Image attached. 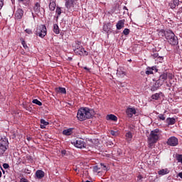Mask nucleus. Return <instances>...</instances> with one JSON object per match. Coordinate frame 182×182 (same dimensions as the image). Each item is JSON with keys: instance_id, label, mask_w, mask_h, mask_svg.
<instances>
[{"instance_id": "obj_1", "label": "nucleus", "mask_w": 182, "mask_h": 182, "mask_svg": "<svg viewBox=\"0 0 182 182\" xmlns=\"http://www.w3.org/2000/svg\"><path fill=\"white\" fill-rule=\"evenodd\" d=\"M93 109L88 107H81L78 109L77 113V119L80 120V122H83L87 119H90L93 116Z\"/></svg>"}, {"instance_id": "obj_2", "label": "nucleus", "mask_w": 182, "mask_h": 182, "mask_svg": "<svg viewBox=\"0 0 182 182\" xmlns=\"http://www.w3.org/2000/svg\"><path fill=\"white\" fill-rule=\"evenodd\" d=\"M160 138V129H156L151 132L148 138V144L150 149H152L155 143Z\"/></svg>"}, {"instance_id": "obj_3", "label": "nucleus", "mask_w": 182, "mask_h": 182, "mask_svg": "<svg viewBox=\"0 0 182 182\" xmlns=\"http://www.w3.org/2000/svg\"><path fill=\"white\" fill-rule=\"evenodd\" d=\"M166 39L170 45H172V46L178 45V38L176 36V34L171 31V30L166 31Z\"/></svg>"}, {"instance_id": "obj_4", "label": "nucleus", "mask_w": 182, "mask_h": 182, "mask_svg": "<svg viewBox=\"0 0 182 182\" xmlns=\"http://www.w3.org/2000/svg\"><path fill=\"white\" fill-rule=\"evenodd\" d=\"M9 147V142L6 137L1 138L0 139V156H2Z\"/></svg>"}, {"instance_id": "obj_5", "label": "nucleus", "mask_w": 182, "mask_h": 182, "mask_svg": "<svg viewBox=\"0 0 182 182\" xmlns=\"http://www.w3.org/2000/svg\"><path fill=\"white\" fill-rule=\"evenodd\" d=\"M47 30L46 26L45 25H40L37 27L36 35L39 36V38H45L46 36Z\"/></svg>"}, {"instance_id": "obj_6", "label": "nucleus", "mask_w": 182, "mask_h": 182, "mask_svg": "<svg viewBox=\"0 0 182 182\" xmlns=\"http://www.w3.org/2000/svg\"><path fill=\"white\" fill-rule=\"evenodd\" d=\"M71 144H73L75 146V147H77V149H85V147H86V144L85 143V140L82 139L73 140L71 141Z\"/></svg>"}, {"instance_id": "obj_7", "label": "nucleus", "mask_w": 182, "mask_h": 182, "mask_svg": "<svg viewBox=\"0 0 182 182\" xmlns=\"http://www.w3.org/2000/svg\"><path fill=\"white\" fill-rule=\"evenodd\" d=\"M65 8L70 11H73L75 8V5H76V2L77 0H65Z\"/></svg>"}, {"instance_id": "obj_8", "label": "nucleus", "mask_w": 182, "mask_h": 182, "mask_svg": "<svg viewBox=\"0 0 182 182\" xmlns=\"http://www.w3.org/2000/svg\"><path fill=\"white\" fill-rule=\"evenodd\" d=\"M81 42L79 41H75V44H74L73 46V48H75L74 49V52L75 53H76L77 55H82L83 53H82L81 51H79V49H81V48H83L81 45Z\"/></svg>"}, {"instance_id": "obj_9", "label": "nucleus", "mask_w": 182, "mask_h": 182, "mask_svg": "<svg viewBox=\"0 0 182 182\" xmlns=\"http://www.w3.org/2000/svg\"><path fill=\"white\" fill-rule=\"evenodd\" d=\"M167 144L172 146H177L178 144V139L176 136H171L168 139Z\"/></svg>"}, {"instance_id": "obj_10", "label": "nucleus", "mask_w": 182, "mask_h": 182, "mask_svg": "<svg viewBox=\"0 0 182 182\" xmlns=\"http://www.w3.org/2000/svg\"><path fill=\"white\" fill-rule=\"evenodd\" d=\"M161 86H163V82L156 80L155 83L153 85V86L151 87V90H152V92H155V90H157V89H159V87Z\"/></svg>"}, {"instance_id": "obj_11", "label": "nucleus", "mask_w": 182, "mask_h": 182, "mask_svg": "<svg viewBox=\"0 0 182 182\" xmlns=\"http://www.w3.org/2000/svg\"><path fill=\"white\" fill-rule=\"evenodd\" d=\"M136 109L134 108H127L126 110V114L128 117H133V114H136Z\"/></svg>"}, {"instance_id": "obj_12", "label": "nucleus", "mask_w": 182, "mask_h": 182, "mask_svg": "<svg viewBox=\"0 0 182 182\" xmlns=\"http://www.w3.org/2000/svg\"><path fill=\"white\" fill-rule=\"evenodd\" d=\"M15 16L16 19H22V17L23 16V10H22V9H18L16 11Z\"/></svg>"}, {"instance_id": "obj_13", "label": "nucleus", "mask_w": 182, "mask_h": 182, "mask_svg": "<svg viewBox=\"0 0 182 182\" xmlns=\"http://www.w3.org/2000/svg\"><path fill=\"white\" fill-rule=\"evenodd\" d=\"M124 22H125V20L124 19H122V20H119L116 26H117V29L118 31H120V29H122V28H124Z\"/></svg>"}, {"instance_id": "obj_14", "label": "nucleus", "mask_w": 182, "mask_h": 182, "mask_svg": "<svg viewBox=\"0 0 182 182\" xmlns=\"http://www.w3.org/2000/svg\"><path fill=\"white\" fill-rule=\"evenodd\" d=\"M36 177H37V178H43V177H45V172L42 170L36 171Z\"/></svg>"}, {"instance_id": "obj_15", "label": "nucleus", "mask_w": 182, "mask_h": 182, "mask_svg": "<svg viewBox=\"0 0 182 182\" xmlns=\"http://www.w3.org/2000/svg\"><path fill=\"white\" fill-rule=\"evenodd\" d=\"M35 14L38 15L39 12H41V4L39 2H37L35 4L34 8H33Z\"/></svg>"}, {"instance_id": "obj_16", "label": "nucleus", "mask_w": 182, "mask_h": 182, "mask_svg": "<svg viewBox=\"0 0 182 182\" xmlns=\"http://www.w3.org/2000/svg\"><path fill=\"white\" fill-rule=\"evenodd\" d=\"M166 122L167 123L168 126H171L176 124V119L173 117L172 118L168 117L166 119Z\"/></svg>"}, {"instance_id": "obj_17", "label": "nucleus", "mask_w": 182, "mask_h": 182, "mask_svg": "<svg viewBox=\"0 0 182 182\" xmlns=\"http://www.w3.org/2000/svg\"><path fill=\"white\" fill-rule=\"evenodd\" d=\"M165 80H167V73H164L161 75L158 80L159 82H162V85L163 83H164Z\"/></svg>"}, {"instance_id": "obj_18", "label": "nucleus", "mask_w": 182, "mask_h": 182, "mask_svg": "<svg viewBox=\"0 0 182 182\" xmlns=\"http://www.w3.org/2000/svg\"><path fill=\"white\" fill-rule=\"evenodd\" d=\"M168 173H170V171L168 168L161 169L158 171L159 176H166V174H168Z\"/></svg>"}, {"instance_id": "obj_19", "label": "nucleus", "mask_w": 182, "mask_h": 182, "mask_svg": "<svg viewBox=\"0 0 182 182\" xmlns=\"http://www.w3.org/2000/svg\"><path fill=\"white\" fill-rule=\"evenodd\" d=\"M73 129L72 128L65 129L63 131V134H64V136H70L72 133H73Z\"/></svg>"}, {"instance_id": "obj_20", "label": "nucleus", "mask_w": 182, "mask_h": 182, "mask_svg": "<svg viewBox=\"0 0 182 182\" xmlns=\"http://www.w3.org/2000/svg\"><path fill=\"white\" fill-rule=\"evenodd\" d=\"M107 120H112V122H117V117L114 114H108L106 117Z\"/></svg>"}, {"instance_id": "obj_21", "label": "nucleus", "mask_w": 182, "mask_h": 182, "mask_svg": "<svg viewBox=\"0 0 182 182\" xmlns=\"http://www.w3.org/2000/svg\"><path fill=\"white\" fill-rule=\"evenodd\" d=\"M49 125V123L45 119H41V129H46V126Z\"/></svg>"}, {"instance_id": "obj_22", "label": "nucleus", "mask_w": 182, "mask_h": 182, "mask_svg": "<svg viewBox=\"0 0 182 182\" xmlns=\"http://www.w3.org/2000/svg\"><path fill=\"white\" fill-rule=\"evenodd\" d=\"M53 32L56 35H59V33H60V31L59 30V26H58V24L53 25Z\"/></svg>"}, {"instance_id": "obj_23", "label": "nucleus", "mask_w": 182, "mask_h": 182, "mask_svg": "<svg viewBox=\"0 0 182 182\" xmlns=\"http://www.w3.org/2000/svg\"><path fill=\"white\" fill-rule=\"evenodd\" d=\"M78 50H79V52H82V54H78V55H80V56H87L88 53H87V51H86V50H85V48H84L83 47L81 48H79Z\"/></svg>"}, {"instance_id": "obj_24", "label": "nucleus", "mask_w": 182, "mask_h": 182, "mask_svg": "<svg viewBox=\"0 0 182 182\" xmlns=\"http://www.w3.org/2000/svg\"><path fill=\"white\" fill-rule=\"evenodd\" d=\"M56 9V3L55 1H50L49 4L50 11H54Z\"/></svg>"}, {"instance_id": "obj_25", "label": "nucleus", "mask_w": 182, "mask_h": 182, "mask_svg": "<svg viewBox=\"0 0 182 182\" xmlns=\"http://www.w3.org/2000/svg\"><path fill=\"white\" fill-rule=\"evenodd\" d=\"M125 136L128 141H130L132 139H133V134H132V132H127Z\"/></svg>"}, {"instance_id": "obj_26", "label": "nucleus", "mask_w": 182, "mask_h": 182, "mask_svg": "<svg viewBox=\"0 0 182 182\" xmlns=\"http://www.w3.org/2000/svg\"><path fill=\"white\" fill-rule=\"evenodd\" d=\"M55 13L57 14V19H58L59 16H60V14H62V9H60V7L57 6Z\"/></svg>"}, {"instance_id": "obj_27", "label": "nucleus", "mask_w": 182, "mask_h": 182, "mask_svg": "<svg viewBox=\"0 0 182 182\" xmlns=\"http://www.w3.org/2000/svg\"><path fill=\"white\" fill-rule=\"evenodd\" d=\"M151 97L154 100H159V99L160 98V93L154 94Z\"/></svg>"}, {"instance_id": "obj_28", "label": "nucleus", "mask_w": 182, "mask_h": 182, "mask_svg": "<svg viewBox=\"0 0 182 182\" xmlns=\"http://www.w3.org/2000/svg\"><path fill=\"white\" fill-rule=\"evenodd\" d=\"M166 35H167V31H165L164 30H161L159 32V36H165L166 37Z\"/></svg>"}, {"instance_id": "obj_29", "label": "nucleus", "mask_w": 182, "mask_h": 182, "mask_svg": "<svg viewBox=\"0 0 182 182\" xmlns=\"http://www.w3.org/2000/svg\"><path fill=\"white\" fill-rule=\"evenodd\" d=\"M20 41H21V45H23V48H24V49H28V45L25 42V40H23V38H21Z\"/></svg>"}, {"instance_id": "obj_30", "label": "nucleus", "mask_w": 182, "mask_h": 182, "mask_svg": "<svg viewBox=\"0 0 182 182\" xmlns=\"http://www.w3.org/2000/svg\"><path fill=\"white\" fill-rule=\"evenodd\" d=\"M58 92H60V93H62L63 95H66V88H65V87H59L58 88Z\"/></svg>"}, {"instance_id": "obj_31", "label": "nucleus", "mask_w": 182, "mask_h": 182, "mask_svg": "<svg viewBox=\"0 0 182 182\" xmlns=\"http://www.w3.org/2000/svg\"><path fill=\"white\" fill-rule=\"evenodd\" d=\"M156 60V62H159V63H163V60H164V58L163 56H158Z\"/></svg>"}, {"instance_id": "obj_32", "label": "nucleus", "mask_w": 182, "mask_h": 182, "mask_svg": "<svg viewBox=\"0 0 182 182\" xmlns=\"http://www.w3.org/2000/svg\"><path fill=\"white\" fill-rule=\"evenodd\" d=\"M33 103H34V105H38V106H42L41 101L38 100L37 99L33 100Z\"/></svg>"}, {"instance_id": "obj_33", "label": "nucleus", "mask_w": 182, "mask_h": 182, "mask_svg": "<svg viewBox=\"0 0 182 182\" xmlns=\"http://www.w3.org/2000/svg\"><path fill=\"white\" fill-rule=\"evenodd\" d=\"M176 160L177 161H178V163H181L182 164V155L181 154L176 155Z\"/></svg>"}, {"instance_id": "obj_34", "label": "nucleus", "mask_w": 182, "mask_h": 182, "mask_svg": "<svg viewBox=\"0 0 182 182\" xmlns=\"http://www.w3.org/2000/svg\"><path fill=\"white\" fill-rule=\"evenodd\" d=\"M103 31H105V32H109V31H110V28H109L107 24H105L103 26Z\"/></svg>"}, {"instance_id": "obj_35", "label": "nucleus", "mask_w": 182, "mask_h": 182, "mask_svg": "<svg viewBox=\"0 0 182 182\" xmlns=\"http://www.w3.org/2000/svg\"><path fill=\"white\" fill-rule=\"evenodd\" d=\"M28 0H18L19 4H23L26 6H28V2H26Z\"/></svg>"}, {"instance_id": "obj_36", "label": "nucleus", "mask_w": 182, "mask_h": 182, "mask_svg": "<svg viewBox=\"0 0 182 182\" xmlns=\"http://www.w3.org/2000/svg\"><path fill=\"white\" fill-rule=\"evenodd\" d=\"M145 73L146 75H153V68H149Z\"/></svg>"}, {"instance_id": "obj_37", "label": "nucleus", "mask_w": 182, "mask_h": 182, "mask_svg": "<svg viewBox=\"0 0 182 182\" xmlns=\"http://www.w3.org/2000/svg\"><path fill=\"white\" fill-rule=\"evenodd\" d=\"M123 33L124 35L127 36L129 33H130V30L129 28H124Z\"/></svg>"}, {"instance_id": "obj_38", "label": "nucleus", "mask_w": 182, "mask_h": 182, "mask_svg": "<svg viewBox=\"0 0 182 182\" xmlns=\"http://www.w3.org/2000/svg\"><path fill=\"white\" fill-rule=\"evenodd\" d=\"M158 119L159 120H166V117H164V114H161L158 116Z\"/></svg>"}, {"instance_id": "obj_39", "label": "nucleus", "mask_w": 182, "mask_h": 182, "mask_svg": "<svg viewBox=\"0 0 182 182\" xmlns=\"http://www.w3.org/2000/svg\"><path fill=\"white\" fill-rule=\"evenodd\" d=\"M151 58H152V59H156H156H157L159 58V53H155L152 54L151 55Z\"/></svg>"}, {"instance_id": "obj_40", "label": "nucleus", "mask_w": 182, "mask_h": 182, "mask_svg": "<svg viewBox=\"0 0 182 182\" xmlns=\"http://www.w3.org/2000/svg\"><path fill=\"white\" fill-rule=\"evenodd\" d=\"M101 166V168H102L105 171H107V166H106V165H105V164H100Z\"/></svg>"}, {"instance_id": "obj_41", "label": "nucleus", "mask_w": 182, "mask_h": 182, "mask_svg": "<svg viewBox=\"0 0 182 182\" xmlns=\"http://www.w3.org/2000/svg\"><path fill=\"white\" fill-rule=\"evenodd\" d=\"M169 6H170L171 9H175L176 6L174 3L171 2V3H169Z\"/></svg>"}, {"instance_id": "obj_42", "label": "nucleus", "mask_w": 182, "mask_h": 182, "mask_svg": "<svg viewBox=\"0 0 182 182\" xmlns=\"http://www.w3.org/2000/svg\"><path fill=\"white\" fill-rule=\"evenodd\" d=\"M110 133H111L112 136H118V135H119V132H116V131L112 130V131L110 132Z\"/></svg>"}, {"instance_id": "obj_43", "label": "nucleus", "mask_w": 182, "mask_h": 182, "mask_svg": "<svg viewBox=\"0 0 182 182\" xmlns=\"http://www.w3.org/2000/svg\"><path fill=\"white\" fill-rule=\"evenodd\" d=\"M172 3H173L175 4V6H178V5L180 4V0H173Z\"/></svg>"}, {"instance_id": "obj_44", "label": "nucleus", "mask_w": 182, "mask_h": 182, "mask_svg": "<svg viewBox=\"0 0 182 182\" xmlns=\"http://www.w3.org/2000/svg\"><path fill=\"white\" fill-rule=\"evenodd\" d=\"M25 32H26V33H28V35H32V30H31V29H29V28H26V29L25 30Z\"/></svg>"}, {"instance_id": "obj_45", "label": "nucleus", "mask_w": 182, "mask_h": 182, "mask_svg": "<svg viewBox=\"0 0 182 182\" xmlns=\"http://www.w3.org/2000/svg\"><path fill=\"white\" fill-rule=\"evenodd\" d=\"M167 77L168 79H173V77H174V75L172 73H168L167 74Z\"/></svg>"}, {"instance_id": "obj_46", "label": "nucleus", "mask_w": 182, "mask_h": 182, "mask_svg": "<svg viewBox=\"0 0 182 182\" xmlns=\"http://www.w3.org/2000/svg\"><path fill=\"white\" fill-rule=\"evenodd\" d=\"M28 161L32 162V157L30 155H28L26 157Z\"/></svg>"}, {"instance_id": "obj_47", "label": "nucleus", "mask_w": 182, "mask_h": 182, "mask_svg": "<svg viewBox=\"0 0 182 182\" xmlns=\"http://www.w3.org/2000/svg\"><path fill=\"white\" fill-rule=\"evenodd\" d=\"M3 167H4V168H9V164H3Z\"/></svg>"}, {"instance_id": "obj_48", "label": "nucleus", "mask_w": 182, "mask_h": 182, "mask_svg": "<svg viewBox=\"0 0 182 182\" xmlns=\"http://www.w3.org/2000/svg\"><path fill=\"white\" fill-rule=\"evenodd\" d=\"M2 6H4V0H0V9H2Z\"/></svg>"}, {"instance_id": "obj_49", "label": "nucleus", "mask_w": 182, "mask_h": 182, "mask_svg": "<svg viewBox=\"0 0 182 182\" xmlns=\"http://www.w3.org/2000/svg\"><path fill=\"white\" fill-rule=\"evenodd\" d=\"M20 182H29L28 181V179L25 178H22L21 180H20Z\"/></svg>"}, {"instance_id": "obj_50", "label": "nucleus", "mask_w": 182, "mask_h": 182, "mask_svg": "<svg viewBox=\"0 0 182 182\" xmlns=\"http://www.w3.org/2000/svg\"><path fill=\"white\" fill-rule=\"evenodd\" d=\"M61 154H63V156H66V150H63Z\"/></svg>"}, {"instance_id": "obj_51", "label": "nucleus", "mask_w": 182, "mask_h": 182, "mask_svg": "<svg viewBox=\"0 0 182 182\" xmlns=\"http://www.w3.org/2000/svg\"><path fill=\"white\" fill-rule=\"evenodd\" d=\"M177 177H180V178H182V172L178 173Z\"/></svg>"}, {"instance_id": "obj_52", "label": "nucleus", "mask_w": 182, "mask_h": 182, "mask_svg": "<svg viewBox=\"0 0 182 182\" xmlns=\"http://www.w3.org/2000/svg\"><path fill=\"white\" fill-rule=\"evenodd\" d=\"M143 179V176L141 175L138 176V180L141 181Z\"/></svg>"}, {"instance_id": "obj_53", "label": "nucleus", "mask_w": 182, "mask_h": 182, "mask_svg": "<svg viewBox=\"0 0 182 182\" xmlns=\"http://www.w3.org/2000/svg\"><path fill=\"white\" fill-rule=\"evenodd\" d=\"M27 140H28V141H31V140H32V138L28 137V138H27Z\"/></svg>"}, {"instance_id": "obj_54", "label": "nucleus", "mask_w": 182, "mask_h": 182, "mask_svg": "<svg viewBox=\"0 0 182 182\" xmlns=\"http://www.w3.org/2000/svg\"><path fill=\"white\" fill-rule=\"evenodd\" d=\"M2 177V172L0 171V178Z\"/></svg>"}, {"instance_id": "obj_55", "label": "nucleus", "mask_w": 182, "mask_h": 182, "mask_svg": "<svg viewBox=\"0 0 182 182\" xmlns=\"http://www.w3.org/2000/svg\"><path fill=\"white\" fill-rule=\"evenodd\" d=\"M24 107L26 109L29 110V107Z\"/></svg>"}, {"instance_id": "obj_56", "label": "nucleus", "mask_w": 182, "mask_h": 182, "mask_svg": "<svg viewBox=\"0 0 182 182\" xmlns=\"http://www.w3.org/2000/svg\"><path fill=\"white\" fill-rule=\"evenodd\" d=\"M75 171H77V168L75 169Z\"/></svg>"}, {"instance_id": "obj_57", "label": "nucleus", "mask_w": 182, "mask_h": 182, "mask_svg": "<svg viewBox=\"0 0 182 182\" xmlns=\"http://www.w3.org/2000/svg\"><path fill=\"white\" fill-rule=\"evenodd\" d=\"M85 182H92V181H86Z\"/></svg>"}]
</instances>
